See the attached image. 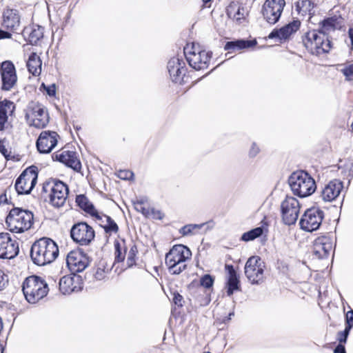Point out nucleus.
<instances>
[{
  "instance_id": "nucleus-53",
  "label": "nucleus",
  "mask_w": 353,
  "mask_h": 353,
  "mask_svg": "<svg viewBox=\"0 0 353 353\" xmlns=\"http://www.w3.org/2000/svg\"><path fill=\"white\" fill-rule=\"evenodd\" d=\"M347 336H346L343 332H339L338 333L337 340L339 341V344L342 343H345L347 341Z\"/></svg>"
},
{
  "instance_id": "nucleus-36",
  "label": "nucleus",
  "mask_w": 353,
  "mask_h": 353,
  "mask_svg": "<svg viewBox=\"0 0 353 353\" xmlns=\"http://www.w3.org/2000/svg\"><path fill=\"white\" fill-rule=\"evenodd\" d=\"M337 19L335 17H330L324 19L320 23V28L318 31L324 33L328 37V34L334 32L336 29Z\"/></svg>"
},
{
  "instance_id": "nucleus-7",
  "label": "nucleus",
  "mask_w": 353,
  "mask_h": 353,
  "mask_svg": "<svg viewBox=\"0 0 353 353\" xmlns=\"http://www.w3.org/2000/svg\"><path fill=\"white\" fill-rule=\"evenodd\" d=\"M303 43L307 50L315 55L327 53L332 48L328 37L317 30L307 32L303 38Z\"/></svg>"
},
{
  "instance_id": "nucleus-31",
  "label": "nucleus",
  "mask_w": 353,
  "mask_h": 353,
  "mask_svg": "<svg viewBox=\"0 0 353 353\" xmlns=\"http://www.w3.org/2000/svg\"><path fill=\"white\" fill-rule=\"evenodd\" d=\"M76 203L81 209L90 214L92 216L95 217L96 216H99L98 211L84 194L77 195L76 197Z\"/></svg>"
},
{
  "instance_id": "nucleus-17",
  "label": "nucleus",
  "mask_w": 353,
  "mask_h": 353,
  "mask_svg": "<svg viewBox=\"0 0 353 353\" xmlns=\"http://www.w3.org/2000/svg\"><path fill=\"white\" fill-rule=\"evenodd\" d=\"M1 76L3 90H10L16 84L17 76L16 70L12 62L10 61H3L1 65Z\"/></svg>"
},
{
  "instance_id": "nucleus-44",
  "label": "nucleus",
  "mask_w": 353,
  "mask_h": 353,
  "mask_svg": "<svg viewBox=\"0 0 353 353\" xmlns=\"http://www.w3.org/2000/svg\"><path fill=\"white\" fill-rule=\"evenodd\" d=\"M42 87H43L48 95L50 97H54L56 94V85L55 84H52L46 86L44 83H42Z\"/></svg>"
},
{
  "instance_id": "nucleus-13",
  "label": "nucleus",
  "mask_w": 353,
  "mask_h": 353,
  "mask_svg": "<svg viewBox=\"0 0 353 353\" xmlns=\"http://www.w3.org/2000/svg\"><path fill=\"white\" fill-rule=\"evenodd\" d=\"M72 239L81 245H89L94 239L93 228L85 222L74 224L70 230Z\"/></svg>"
},
{
  "instance_id": "nucleus-34",
  "label": "nucleus",
  "mask_w": 353,
  "mask_h": 353,
  "mask_svg": "<svg viewBox=\"0 0 353 353\" xmlns=\"http://www.w3.org/2000/svg\"><path fill=\"white\" fill-rule=\"evenodd\" d=\"M314 4L310 0H299L296 3V10L302 16L314 14Z\"/></svg>"
},
{
  "instance_id": "nucleus-14",
  "label": "nucleus",
  "mask_w": 353,
  "mask_h": 353,
  "mask_svg": "<svg viewBox=\"0 0 353 353\" xmlns=\"http://www.w3.org/2000/svg\"><path fill=\"white\" fill-rule=\"evenodd\" d=\"M324 216L323 212L316 208L307 210L300 220L301 228L307 232L318 230Z\"/></svg>"
},
{
  "instance_id": "nucleus-61",
  "label": "nucleus",
  "mask_w": 353,
  "mask_h": 353,
  "mask_svg": "<svg viewBox=\"0 0 353 353\" xmlns=\"http://www.w3.org/2000/svg\"><path fill=\"white\" fill-rule=\"evenodd\" d=\"M210 1L211 0H203V1L205 2V3H208V2Z\"/></svg>"
},
{
  "instance_id": "nucleus-59",
  "label": "nucleus",
  "mask_w": 353,
  "mask_h": 353,
  "mask_svg": "<svg viewBox=\"0 0 353 353\" xmlns=\"http://www.w3.org/2000/svg\"><path fill=\"white\" fill-rule=\"evenodd\" d=\"M98 220L101 221L100 224H101V226H102V225H104L105 223V221L103 219H98Z\"/></svg>"
},
{
  "instance_id": "nucleus-26",
  "label": "nucleus",
  "mask_w": 353,
  "mask_h": 353,
  "mask_svg": "<svg viewBox=\"0 0 353 353\" xmlns=\"http://www.w3.org/2000/svg\"><path fill=\"white\" fill-rule=\"evenodd\" d=\"M3 18V26L6 29L14 32H17L20 29V17L17 10H5Z\"/></svg>"
},
{
  "instance_id": "nucleus-9",
  "label": "nucleus",
  "mask_w": 353,
  "mask_h": 353,
  "mask_svg": "<svg viewBox=\"0 0 353 353\" xmlns=\"http://www.w3.org/2000/svg\"><path fill=\"white\" fill-rule=\"evenodd\" d=\"M25 117L30 126L39 129L45 128L49 122L47 109L43 105L34 101L28 105Z\"/></svg>"
},
{
  "instance_id": "nucleus-57",
  "label": "nucleus",
  "mask_w": 353,
  "mask_h": 353,
  "mask_svg": "<svg viewBox=\"0 0 353 353\" xmlns=\"http://www.w3.org/2000/svg\"><path fill=\"white\" fill-rule=\"evenodd\" d=\"M352 327V325L351 324H347L344 330V331H343L342 332L346 336H348V334L350 333V331L351 330V328Z\"/></svg>"
},
{
  "instance_id": "nucleus-8",
  "label": "nucleus",
  "mask_w": 353,
  "mask_h": 353,
  "mask_svg": "<svg viewBox=\"0 0 353 353\" xmlns=\"http://www.w3.org/2000/svg\"><path fill=\"white\" fill-rule=\"evenodd\" d=\"M68 188L63 182L58 180H52L43 183L42 192L49 193L50 203L54 207L62 206L68 194Z\"/></svg>"
},
{
  "instance_id": "nucleus-37",
  "label": "nucleus",
  "mask_w": 353,
  "mask_h": 353,
  "mask_svg": "<svg viewBox=\"0 0 353 353\" xmlns=\"http://www.w3.org/2000/svg\"><path fill=\"white\" fill-rule=\"evenodd\" d=\"M263 233V228L262 227H257L250 230L248 232H244L241 237V240L246 242L253 241L255 239L261 236Z\"/></svg>"
},
{
  "instance_id": "nucleus-1",
  "label": "nucleus",
  "mask_w": 353,
  "mask_h": 353,
  "mask_svg": "<svg viewBox=\"0 0 353 353\" xmlns=\"http://www.w3.org/2000/svg\"><path fill=\"white\" fill-rule=\"evenodd\" d=\"M59 255L57 243L50 238L43 237L36 241L30 249L32 262L42 266L54 261Z\"/></svg>"
},
{
  "instance_id": "nucleus-47",
  "label": "nucleus",
  "mask_w": 353,
  "mask_h": 353,
  "mask_svg": "<svg viewBox=\"0 0 353 353\" xmlns=\"http://www.w3.org/2000/svg\"><path fill=\"white\" fill-rule=\"evenodd\" d=\"M260 152V149L259 146L253 143L249 151V155L251 157H255Z\"/></svg>"
},
{
  "instance_id": "nucleus-60",
  "label": "nucleus",
  "mask_w": 353,
  "mask_h": 353,
  "mask_svg": "<svg viewBox=\"0 0 353 353\" xmlns=\"http://www.w3.org/2000/svg\"><path fill=\"white\" fill-rule=\"evenodd\" d=\"M0 353H3V347L1 343H0Z\"/></svg>"
},
{
  "instance_id": "nucleus-20",
  "label": "nucleus",
  "mask_w": 353,
  "mask_h": 353,
  "mask_svg": "<svg viewBox=\"0 0 353 353\" xmlns=\"http://www.w3.org/2000/svg\"><path fill=\"white\" fill-rule=\"evenodd\" d=\"M58 137V134L55 132H42L37 141L38 151L44 154L50 152L57 144Z\"/></svg>"
},
{
  "instance_id": "nucleus-41",
  "label": "nucleus",
  "mask_w": 353,
  "mask_h": 353,
  "mask_svg": "<svg viewBox=\"0 0 353 353\" xmlns=\"http://www.w3.org/2000/svg\"><path fill=\"white\" fill-rule=\"evenodd\" d=\"M137 252L138 250L137 246L134 244H132L127 256V264L128 267H132L135 264V258Z\"/></svg>"
},
{
  "instance_id": "nucleus-58",
  "label": "nucleus",
  "mask_w": 353,
  "mask_h": 353,
  "mask_svg": "<svg viewBox=\"0 0 353 353\" xmlns=\"http://www.w3.org/2000/svg\"><path fill=\"white\" fill-rule=\"evenodd\" d=\"M234 315V311L230 312L228 314V320H230L232 316H233Z\"/></svg>"
},
{
  "instance_id": "nucleus-63",
  "label": "nucleus",
  "mask_w": 353,
  "mask_h": 353,
  "mask_svg": "<svg viewBox=\"0 0 353 353\" xmlns=\"http://www.w3.org/2000/svg\"><path fill=\"white\" fill-rule=\"evenodd\" d=\"M352 130H353V122H352Z\"/></svg>"
},
{
  "instance_id": "nucleus-29",
  "label": "nucleus",
  "mask_w": 353,
  "mask_h": 353,
  "mask_svg": "<svg viewBox=\"0 0 353 353\" xmlns=\"http://www.w3.org/2000/svg\"><path fill=\"white\" fill-rule=\"evenodd\" d=\"M227 14L230 19L241 23L245 19V10L243 6L232 3L227 8Z\"/></svg>"
},
{
  "instance_id": "nucleus-54",
  "label": "nucleus",
  "mask_w": 353,
  "mask_h": 353,
  "mask_svg": "<svg viewBox=\"0 0 353 353\" xmlns=\"http://www.w3.org/2000/svg\"><path fill=\"white\" fill-rule=\"evenodd\" d=\"M334 353H346L344 345L339 344L334 349Z\"/></svg>"
},
{
  "instance_id": "nucleus-33",
  "label": "nucleus",
  "mask_w": 353,
  "mask_h": 353,
  "mask_svg": "<svg viewBox=\"0 0 353 353\" xmlns=\"http://www.w3.org/2000/svg\"><path fill=\"white\" fill-rule=\"evenodd\" d=\"M14 109V103L10 101L0 102V131L5 128V124L8 121V113H12Z\"/></svg>"
},
{
  "instance_id": "nucleus-24",
  "label": "nucleus",
  "mask_w": 353,
  "mask_h": 353,
  "mask_svg": "<svg viewBox=\"0 0 353 353\" xmlns=\"http://www.w3.org/2000/svg\"><path fill=\"white\" fill-rule=\"evenodd\" d=\"M54 158L77 172L81 168V163L75 152L69 150L58 152L54 154Z\"/></svg>"
},
{
  "instance_id": "nucleus-30",
  "label": "nucleus",
  "mask_w": 353,
  "mask_h": 353,
  "mask_svg": "<svg viewBox=\"0 0 353 353\" xmlns=\"http://www.w3.org/2000/svg\"><path fill=\"white\" fill-rule=\"evenodd\" d=\"M256 44V40H236L228 41L225 45V50L228 51H239L251 48Z\"/></svg>"
},
{
  "instance_id": "nucleus-50",
  "label": "nucleus",
  "mask_w": 353,
  "mask_h": 353,
  "mask_svg": "<svg viewBox=\"0 0 353 353\" xmlns=\"http://www.w3.org/2000/svg\"><path fill=\"white\" fill-rule=\"evenodd\" d=\"M151 214H152L153 219H159V220L162 219L164 216L163 214L161 211L157 210L154 209H152L151 210Z\"/></svg>"
},
{
  "instance_id": "nucleus-62",
  "label": "nucleus",
  "mask_w": 353,
  "mask_h": 353,
  "mask_svg": "<svg viewBox=\"0 0 353 353\" xmlns=\"http://www.w3.org/2000/svg\"><path fill=\"white\" fill-rule=\"evenodd\" d=\"M203 353H211V352H203Z\"/></svg>"
},
{
  "instance_id": "nucleus-49",
  "label": "nucleus",
  "mask_w": 353,
  "mask_h": 353,
  "mask_svg": "<svg viewBox=\"0 0 353 353\" xmlns=\"http://www.w3.org/2000/svg\"><path fill=\"white\" fill-rule=\"evenodd\" d=\"M343 73L346 77L349 78L350 79H352L353 77V63L347 67H345L343 70Z\"/></svg>"
},
{
  "instance_id": "nucleus-22",
  "label": "nucleus",
  "mask_w": 353,
  "mask_h": 353,
  "mask_svg": "<svg viewBox=\"0 0 353 353\" xmlns=\"http://www.w3.org/2000/svg\"><path fill=\"white\" fill-rule=\"evenodd\" d=\"M343 188V182L338 179L330 181L321 191V198L324 202L336 200Z\"/></svg>"
},
{
  "instance_id": "nucleus-48",
  "label": "nucleus",
  "mask_w": 353,
  "mask_h": 353,
  "mask_svg": "<svg viewBox=\"0 0 353 353\" xmlns=\"http://www.w3.org/2000/svg\"><path fill=\"white\" fill-rule=\"evenodd\" d=\"M183 296L179 294L178 292H174L173 294V301L175 305L178 306H182L183 305Z\"/></svg>"
},
{
  "instance_id": "nucleus-46",
  "label": "nucleus",
  "mask_w": 353,
  "mask_h": 353,
  "mask_svg": "<svg viewBox=\"0 0 353 353\" xmlns=\"http://www.w3.org/2000/svg\"><path fill=\"white\" fill-rule=\"evenodd\" d=\"M135 208L137 211L141 212L143 215L148 216L149 215L150 210L148 208H145L143 206V203L141 202H137L136 203Z\"/></svg>"
},
{
  "instance_id": "nucleus-28",
  "label": "nucleus",
  "mask_w": 353,
  "mask_h": 353,
  "mask_svg": "<svg viewBox=\"0 0 353 353\" xmlns=\"http://www.w3.org/2000/svg\"><path fill=\"white\" fill-rule=\"evenodd\" d=\"M225 269L228 272V279L227 282L228 290L227 294L228 296H231L234 290H239V280L237 274L231 265H226Z\"/></svg>"
},
{
  "instance_id": "nucleus-16",
  "label": "nucleus",
  "mask_w": 353,
  "mask_h": 353,
  "mask_svg": "<svg viewBox=\"0 0 353 353\" xmlns=\"http://www.w3.org/2000/svg\"><path fill=\"white\" fill-rule=\"evenodd\" d=\"M66 263L71 271L80 272L88 265L89 258L80 250H72L68 253Z\"/></svg>"
},
{
  "instance_id": "nucleus-10",
  "label": "nucleus",
  "mask_w": 353,
  "mask_h": 353,
  "mask_svg": "<svg viewBox=\"0 0 353 353\" xmlns=\"http://www.w3.org/2000/svg\"><path fill=\"white\" fill-rule=\"evenodd\" d=\"M265 263L258 256L248 259L245 265V274L252 284H260L264 279Z\"/></svg>"
},
{
  "instance_id": "nucleus-5",
  "label": "nucleus",
  "mask_w": 353,
  "mask_h": 353,
  "mask_svg": "<svg viewBox=\"0 0 353 353\" xmlns=\"http://www.w3.org/2000/svg\"><path fill=\"white\" fill-rule=\"evenodd\" d=\"M22 290L27 301L34 304L47 295L49 288L43 279L33 275L26 279Z\"/></svg>"
},
{
  "instance_id": "nucleus-15",
  "label": "nucleus",
  "mask_w": 353,
  "mask_h": 353,
  "mask_svg": "<svg viewBox=\"0 0 353 353\" xmlns=\"http://www.w3.org/2000/svg\"><path fill=\"white\" fill-rule=\"evenodd\" d=\"M285 6V0H266L262 8L264 19L270 24H275L279 21Z\"/></svg>"
},
{
  "instance_id": "nucleus-11",
  "label": "nucleus",
  "mask_w": 353,
  "mask_h": 353,
  "mask_svg": "<svg viewBox=\"0 0 353 353\" xmlns=\"http://www.w3.org/2000/svg\"><path fill=\"white\" fill-rule=\"evenodd\" d=\"M38 173L37 168L30 166L26 169L17 179L15 190L19 194H28L30 193L37 183Z\"/></svg>"
},
{
  "instance_id": "nucleus-51",
  "label": "nucleus",
  "mask_w": 353,
  "mask_h": 353,
  "mask_svg": "<svg viewBox=\"0 0 353 353\" xmlns=\"http://www.w3.org/2000/svg\"><path fill=\"white\" fill-rule=\"evenodd\" d=\"M0 152L5 157V158H8L9 156V152L8 150L6 149L4 144L1 142H0Z\"/></svg>"
},
{
  "instance_id": "nucleus-4",
  "label": "nucleus",
  "mask_w": 353,
  "mask_h": 353,
  "mask_svg": "<svg viewBox=\"0 0 353 353\" xmlns=\"http://www.w3.org/2000/svg\"><path fill=\"white\" fill-rule=\"evenodd\" d=\"M33 219V214L30 211L14 208L7 216L6 223L11 232L22 233L30 228Z\"/></svg>"
},
{
  "instance_id": "nucleus-12",
  "label": "nucleus",
  "mask_w": 353,
  "mask_h": 353,
  "mask_svg": "<svg viewBox=\"0 0 353 353\" xmlns=\"http://www.w3.org/2000/svg\"><path fill=\"white\" fill-rule=\"evenodd\" d=\"M282 218L285 225L294 224L299 217L300 204L293 196H286L281 204Z\"/></svg>"
},
{
  "instance_id": "nucleus-27",
  "label": "nucleus",
  "mask_w": 353,
  "mask_h": 353,
  "mask_svg": "<svg viewBox=\"0 0 353 353\" xmlns=\"http://www.w3.org/2000/svg\"><path fill=\"white\" fill-rule=\"evenodd\" d=\"M24 39L31 45H36L43 37V28L39 26L25 28L22 31Z\"/></svg>"
},
{
  "instance_id": "nucleus-21",
  "label": "nucleus",
  "mask_w": 353,
  "mask_h": 353,
  "mask_svg": "<svg viewBox=\"0 0 353 353\" xmlns=\"http://www.w3.org/2000/svg\"><path fill=\"white\" fill-rule=\"evenodd\" d=\"M167 67L172 81L182 83L187 70L184 61L178 57H173L168 61Z\"/></svg>"
},
{
  "instance_id": "nucleus-40",
  "label": "nucleus",
  "mask_w": 353,
  "mask_h": 353,
  "mask_svg": "<svg viewBox=\"0 0 353 353\" xmlns=\"http://www.w3.org/2000/svg\"><path fill=\"white\" fill-rule=\"evenodd\" d=\"M105 265L104 263H99L94 269V277L99 281L103 280L106 276Z\"/></svg>"
},
{
  "instance_id": "nucleus-35",
  "label": "nucleus",
  "mask_w": 353,
  "mask_h": 353,
  "mask_svg": "<svg viewBox=\"0 0 353 353\" xmlns=\"http://www.w3.org/2000/svg\"><path fill=\"white\" fill-rule=\"evenodd\" d=\"M97 219H105V223L102 225V228L104 229L106 233H117L119 230V227L115 221L112 219L109 216L99 212V216H96Z\"/></svg>"
},
{
  "instance_id": "nucleus-42",
  "label": "nucleus",
  "mask_w": 353,
  "mask_h": 353,
  "mask_svg": "<svg viewBox=\"0 0 353 353\" xmlns=\"http://www.w3.org/2000/svg\"><path fill=\"white\" fill-rule=\"evenodd\" d=\"M201 285L205 288H210L214 283V279L210 274H205L200 279Z\"/></svg>"
},
{
  "instance_id": "nucleus-39",
  "label": "nucleus",
  "mask_w": 353,
  "mask_h": 353,
  "mask_svg": "<svg viewBox=\"0 0 353 353\" xmlns=\"http://www.w3.org/2000/svg\"><path fill=\"white\" fill-rule=\"evenodd\" d=\"M205 225V223L201 224H188L182 227L179 232L183 236H188L195 234V231H197L201 229L203 226Z\"/></svg>"
},
{
  "instance_id": "nucleus-56",
  "label": "nucleus",
  "mask_w": 353,
  "mask_h": 353,
  "mask_svg": "<svg viewBox=\"0 0 353 353\" xmlns=\"http://www.w3.org/2000/svg\"><path fill=\"white\" fill-rule=\"evenodd\" d=\"M348 35L351 41V49L353 50V26L349 28Z\"/></svg>"
},
{
  "instance_id": "nucleus-3",
  "label": "nucleus",
  "mask_w": 353,
  "mask_h": 353,
  "mask_svg": "<svg viewBox=\"0 0 353 353\" xmlns=\"http://www.w3.org/2000/svg\"><path fill=\"white\" fill-rule=\"evenodd\" d=\"M288 183L294 194L301 198L310 196L316 189L314 179L303 170L293 172L288 179Z\"/></svg>"
},
{
  "instance_id": "nucleus-6",
  "label": "nucleus",
  "mask_w": 353,
  "mask_h": 353,
  "mask_svg": "<svg viewBox=\"0 0 353 353\" xmlns=\"http://www.w3.org/2000/svg\"><path fill=\"white\" fill-rule=\"evenodd\" d=\"M184 54L189 65L196 70L207 69L212 58V52L202 50L198 43H188Z\"/></svg>"
},
{
  "instance_id": "nucleus-18",
  "label": "nucleus",
  "mask_w": 353,
  "mask_h": 353,
  "mask_svg": "<svg viewBox=\"0 0 353 353\" xmlns=\"http://www.w3.org/2000/svg\"><path fill=\"white\" fill-rule=\"evenodd\" d=\"M19 245L16 241H13L10 234H0V258L13 259L19 253Z\"/></svg>"
},
{
  "instance_id": "nucleus-25",
  "label": "nucleus",
  "mask_w": 353,
  "mask_h": 353,
  "mask_svg": "<svg viewBox=\"0 0 353 353\" xmlns=\"http://www.w3.org/2000/svg\"><path fill=\"white\" fill-rule=\"evenodd\" d=\"M301 26L299 20H293L280 29L272 30L268 35L269 39H278L279 40L287 39L292 34L296 32Z\"/></svg>"
},
{
  "instance_id": "nucleus-43",
  "label": "nucleus",
  "mask_w": 353,
  "mask_h": 353,
  "mask_svg": "<svg viewBox=\"0 0 353 353\" xmlns=\"http://www.w3.org/2000/svg\"><path fill=\"white\" fill-rule=\"evenodd\" d=\"M133 175V172L130 170H120L118 174V176L123 180H130Z\"/></svg>"
},
{
  "instance_id": "nucleus-52",
  "label": "nucleus",
  "mask_w": 353,
  "mask_h": 353,
  "mask_svg": "<svg viewBox=\"0 0 353 353\" xmlns=\"http://www.w3.org/2000/svg\"><path fill=\"white\" fill-rule=\"evenodd\" d=\"M347 324H351L353 326V310H350L346 314Z\"/></svg>"
},
{
  "instance_id": "nucleus-38",
  "label": "nucleus",
  "mask_w": 353,
  "mask_h": 353,
  "mask_svg": "<svg viewBox=\"0 0 353 353\" xmlns=\"http://www.w3.org/2000/svg\"><path fill=\"white\" fill-rule=\"evenodd\" d=\"M114 248H115V261L117 262H121L125 259V255L126 254V247L125 245V241L120 243L119 241L114 242Z\"/></svg>"
},
{
  "instance_id": "nucleus-45",
  "label": "nucleus",
  "mask_w": 353,
  "mask_h": 353,
  "mask_svg": "<svg viewBox=\"0 0 353 353\" xmlns=\"http://www.w3.org/2000/svg\"><path fill=\"white\" fill-rule=\"evenodd\" d=\"M8 276L0 270V291L2 290L8 283Z\"/></svg>"
},
{
  "instance_id": "nucleus-2",
  "label": "nucleus",
  "mask_w": 353,
  "mask_h": 353,
  "mask_svg": "<svg viewBox=\"0 0 353 353\" xmlns=\"http://www.w3.org/2000/svg\"><path fill=\"white\" fill-rule=\"evenodd\" d=\"M190 250L183 245H175L165 254V263L171 274H179L187 268L186 261L191 258Z\"/></svg>"
},
{
  "instance_id": "nucleus-19",
  "label": "nucleus",
  "mask_w": 353,
  "mask_h": 353,
  "mask_svg": "<svg viewBox=\"0 0 353 353\" xmlns=\"http://www.w3.org/2000/svg\"><path fill=\"white\" fill-rule=\"evenodd\" d=\"M334 248V243L331 237L321 236L316 238L314 242L312 252L316 258L326 259Z\"/></svg>"
},
{
  "instance_id": "nucleus-55",
  "label": "nucleus",
  "mask_w": 353,
  "mask_h": 353,
  "mask_svg": "<svg viewBox=\"0 0 353 353\" xmlns=\"http://www.w3.org/2000/svg\"><path fill=\"white\" fill-rule=\"evenodd\" d=\"M10 37H11V34L10 32L0 30V39L10 38Z\"/></svg>"
},
{
  "instance_id": "nucleus-23",
  "label": "nucleus",
  "mask_w": 353,
  "mask_h": 353,
  "mask_svg": "<svg viewBox=\"0 0 353 353\" xmlns=\"http://www.w3.org/2000/svg\"><path fill=\"white\" fill-rule=\"evenodd\" d=\"M81 279L79 276L66 275L59 280V290L63 294H69L73 292H78L81 288Z\"/></svg>"
},
{
  "instance_id": "nucleus-32",
  "label": "nucleus",
  "mask_w": 353,
  "mask_h": 353,
  "mask_svg": "<svg viewBox=\"0 0 353 353\" xmlns=\"http://www.w3.org/2000/svg\"><path fill=\"white\" fill-rule=\"evenodd\" d=\"M42 62L40 57L35 53L30 54L27 61V68L30 73L34 76H39L41 72Z\"/></svg>"
}]
</instances>
